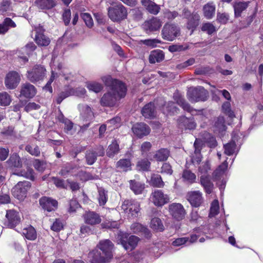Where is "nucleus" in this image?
I'll return each mask as SVG.
<instances>
[{
    "instance_id": "f257e3e1",
    "label": "nucleus",
    "mask_w": 263,
    "mask_h": 263,
    "mask_svg": "<svg viewBox=\"0 0 263 263\" xmlns=\"http://www.w3.org/2000/svg\"><path fill=\"white\" fill-rule=\"evenodd\" d=\"M102 80L109 90L101 98V105L106 107L116 106L118 102L126 96V86L121 81L114 79L110 76L103 77Z\"/></svg>"
},
{
    "instance_id": "f03ea898",
    "label": "nucleus",
    "mask_w": 263,
    "mask_h": 263,
    "mask_svg": "<svg viewBox=\"0 0 263 263\" xmlns=\"http://www.w3.org/2000/svg\"><path fill=\"white\" fill-rule=\"evenodd\" d=\"M95 249L88 253V258L91 263H103L109 261L112 257L114 245L111 241L105 239L100 241Z\"/></svg>"
},
{
    "instance_id": "7ed1b4c3",
    "label": "nucleus",
    "mask_w": 263,
    "mask_h": 263,
    "mask_svg": "<svg viewBox=\"0 0 263 263\" xmlns=\"http://www.w3.org/2000/svg\"><path fill=\"white\" fill-rule=\"evenodd\" d=\"M186 96L191 102H203L208 99L209 93L202 86L191 87L187 89Z\"/></svg>"
},
{
    "instance_id": "20e7f679",
    "label": "nucleus",
    "mask_w": 263,
    "mask_h": 263,
    "mask_svg": "<svg viewBox=\"0 0 263 263\" xmlns=\"http://www.w3.org/2000/svg\"><path fill=\"white\" fill-rule=\"evenodd\" d=\"M118 240L123 247L128 251L134 250L137 245L139 239L134 235H129L128 234L120 232L117 236Z\"/></svg>"
},
{
    "instance_id": "39448f33",
    "label": "nucleus",
    "mask_w": 263,
    "mask_h": 263,
    "mask_svg": "<svg viewBox=\"0 0 263 263\" xmlns=\"http://www.w3.org/2000/svg\"><path fill=\"white\" fill-rule=\"evenodd\" d=\"M46 73V70L41 65H35L33 67L27 71L26 76L27 79L32 83L42 81Z\"/></svg>"
},
{
    "instance_id": "423d86ee",
    "label": "nucleus",
    "mask_w": 263,
    "mask_h": 263,
    "mask_svg": "<svg viewBox=\"0 0 263 263\" xmlns=\"http://www.w3.org/2000/svg\"><path fill=\"white\" fill-rule=\"evenodd\" d=\"M109 17L114 22L125 19L127 15L126 8L122 4L109 7L108 10Z\"/></svg>"
},
{
    "instance_id": "0eeeda50",
    "label": "nucleus",
    "mask_w": 263,
    "mask_h": 263,
    "mask_svg": "<svg viewBox=\"0 0 263 263\" xmlns=\"http://www.w3.org/2000/svg\"><path fill=\"white\" fill-rule=\"evenodd\" d=\"M31 187V183L27 181L18 182L12 189L13 196L19 200H24L27 196V192Z\"/></svg>"
},
{
    "instance_id": "6e6552de",
    "label": "nucleus",
    "mask_w": 263,
    "mask_h": 263,
    "mask_svg": "<svg viewBox=\"0 0 263 263\" xmlns=\"http://www.w3.org/2000/svg\"><path fill=\"white\" fill-rule=\"evenodd\" d=\"M121 209L129 218L135 217L140 210L139 203L135 200H125L121 205Z\"/></svg>"
},
{
    "instance_id": "1a4fd4ad",
    "label": "nucleus",
    "mask_w": 263,
    "mask_h": 263,
    "mask_svg": "<svg viewBox=\"0 0 263 263\" xmlns=\"http://www.w3.org/2000/svg\"><path fill=\"white\" fill-rule=\"evenodd\" d=\"M151 200L157 206H162L169 202L170 198L167 194L161 190H154L151 195Z\"/></svg>"
},
{
    "instance_id": "9d476101",
    "label": "nucleus",
    "mask_w": 263,
    "mask_h": 263,
    "mask_svg": "<svg viewBox=\"0 0 263 263\" xmlns=\"http://www.w3.org/2000/svg\"><path fill=\"white\" fill-rule=\"evenodd\" d=\"M179 33V27L173 24H166L162 30L163 38L167 41H173Z\"/></svg>"
},
{
    "instance_id": "9b49d317",
    "label": "nucleus",
    "mask_w": 263,
    "mask_h": 263,
    "mask_svg": "<svg viewBox=\"0 0 263 263\" xmlns=\"http://www.w3.org/2000/svg\"><path fill=\"white\" fill-rule=\"evenodd\" d=\"M168 211L173 218L177 221L182 220L186 215V212L183 206L179 203H173L170 204Z\"/></svg>"
},
{
    "instance_id": "f8f14e48",
    "label": "nucleus",
    "mask_w": 263,
    "mask_h": 263,
    "mask_svg": "<svg viewBox=\"0 0 263 263\" xmlns=\"http://www.w3.org/2000/svg\"><path fill=\"white\" fill-rule=\"evenodd\" d=\"M184 17L187 19V28L189 29L194 30L199 25L200 16L197 12L191 13L187 9L183 11Z\"/></svg>"
},
{
    "instance_id": "ddd939ff",
    "label": "nucleus",
    "mask_w": 263,
    "mask_h": 263,
    "mask_svg": "<svg viewBox=\"0 0 263 263\" xmlns=\"http://www.w3.org/2000/svg\"><path fill=\"white\" fill-rule=\"evenodd\" d=\"M186 199L194 207H199L203 202L202 194L199 191L189 192L186 196Z\"/></svg>"
},
{
    "instance_id": "4468645a",
    "label": "nucleus",
    "mask_w": 263,
    "mask_h": 263,
    "mask_svg": "<svg viewBox=\"0 0 263 263\" xmlns=\"http://www.w3.org/2000/svg\"><path fill=\"white\" fill-rule=\"evenodd\" d=\"M20 80L21 78L18 73L12 71L6 75L5 84L7 88L12 89L17 87Z\"/></svg>"
},
{
    "instance_id": "2eb2a0df",
    "label": "nucleus",
    "mask_w": 263,
    "mask_h": 263,
    "mask_svg": "<svg viewBox=\"0 0 263 263\" xmlns=\"http://www.w3.org/2000/svg\"><path fill=\"white\" fill-rule=\"evenodd\" d=\"M104 154V150L103 147L91 149L86 151L85 158L86 162L88 165L93 164L97 159L98 156H102Z\"/></svg>"
},
{
    "instance_id": "dca6fc26",
    "label": "nucleus",
    "mask_w": 263,
    "mask_h": 263,
    "mask_svg": "<svg viewBox=\"0 0 263 263\" xmlns=\"http://www.w3.org/2000/svg\"><path fill=\"white\" fill-rule=\"evenodd\" d=\"M6 217L7 221L6 222L5 225L10 228L15 227L21 221L19 213L13 210L7 211Z\"/></svg>"
},
{
    "instance_id": "f3484780",
    "label": "nucleus",
    "mask_w": 263,
    "mask_h": 263,
    "mask_svg": "<svg viewBox=\"0 0 263 263\" xmlns=\"http://www.w3.org/2000/svg\"><path fill=\"white\" fill-rule=\"evenodd\" d=\"M132 130L136 136L141 138L148 135L151 132V129L144 123H137L133 125Z\"/></svg>"
},
{
    "instance_id": "a211bd4d",
    "label": "nucleus",
    "mask_w": 263,
    "mask_h": 263,
    "mask_svg": "<svg viewBox=\"0 0 263 263\" xmlns=\"http://www.w3.org/2000/svg\"><path fill=\"white\" fill-rule=\"evenodd\" d=\"M40 204L43 209L48 212L54 210L58 206L57 200L47 197H42L40 199Z\"/></svg>"
},
{
    "instance_id": "6ab92c4d",
    "label": "nucleus",
    "mask_w": 263,
    "mask_h": 263,
    "mask_svg": "<svg viewBox=\"0 0 263 263\" xmlns=\"http://www.w3.org/2000/svg\"><path fill=\"white\" fill-rule=\"evenodd\" d=\"M179 127L182 129H194L196 127V124L193 118H186L185 116L180 117L178 120Z\"/></svg>"
},
{
    "instance_id": "aec40b11",
    "label": "nucleus",
    "mask_w": 263,
    "mask_h": 263,
    "mask_svg": "<svg viewBox=\"0 0 263 263\" xmlns=\"http://www.w3.org/2000/svg\"><path fill=\"white\" fill-rule=\"evenodd\" d=\"M21 95L26 98H33L36 93L35 87L29 83H26L22 85Z\"/></svg>"
},
{
    "instance_id": "412c9836",
    "label": "nucleus",
    "mask_w": 263,
    "mask_h": 263,
    "mask_svg": "<svg viewBox=\"0 0 263 263\" xmlns=\"http://www.w3.org/2000/svg\"><path fill=\"white\" fill-rule=\"evenodd\" d=\"M173 98L176 103L180 106L183 110L189 112H192L193 111V109L191 107L190 105L185 101L182 95L178 91H176L174 93Z\"/></svg>"
},
{
    "instance_id": "4be33fe9",
    "label": "nucleus",
    "mask_w": 263,
    "mask_h": 263,
    "mask_svg": "<svg viewBox=\"0 0 263 263\" xmlns=\"http://www.w3.org/2000/svg\"><path fill=\"white\" fill-rule=\"evenodd\" d=\"M162 22L157 17H153L146 21L144 28L146 31H154L159 30L162 26Z\"/></svg>"
},
{
    "instance_id": "5701e85b",
    "label": "nucleus",
    "mask_w": 263,
    "mask_h": 263,
    "mask_svg": "<svg viewBox=\"0 0 263 263\" xmlns=\"http://www.w3.org/2000/svg\"><path fill=\"white\" fill-rule=\"evenodd\" d=\"M83 217L85 222L91 226L99 224L101 221L99 215L94 212H87L83 215Z\"/></svg>"
},
{
    "instance_id": "b1692460",
    "label": "nucleus",
    "mask_w": 263,
    "mask_h": 263,
    "mask_svg": "<svg viewBox=\"0 0 263 263\" xmlns=\"http://www.w3.org/2000/svg\"><path fill=\"white\" fill-rule=\"evenodd\" d=\"M81 117L86 121H90L93 118V114L90 106L86 104L79 105Z\"/></svg>"
},
{
    "instance_id": "393cba45",
    "label": "nucleus",
    "mask_w": 263,
    "mask_h": 263,
    "mask_svg": "<svg viewBox=\"0 0 263 263\" xmlns=\"http://www.w3.org/2000/svg\"><path fill=\"white\" fill-rule=\"evenodd\" d=\"M141 3L146 10L151 14L157 15L160 11L159 5H157L151 0H141Z\"/></svg>"
},
{
    "instance_id": "a878e982",
    "label": "nucleus",
    "mask_w": 263,
    "mask_h": 263,
    "mask_svg": "<svg viewBox=\"0 0 263 263\" xmlns=\"http://www.w3.org/2000/svg\"><path fill=\"white\" fill-rule=\"evenodd\" d=\"M202 142L199 139H196L194 144L195 148L194 154L192 157V160L193 163H199L202 159V156L200 154Z\"/></svg>"
},
{
    "instance_id": "bb28decb",
    "label": "nucleus",
    "mask_w": 263,
    "mask_h": 263,
    "mask_svg": "<svg viewBox=\"0 0 263 263\" xmlns=\"http://www.w3.org/2000/svg\"><path fill=\"white\" fill-rule=\"evenodd\" d=\"M199 236V235H197L196 234H192L190 237H184L178 238L173 241L172 245L176 247L180 246L185 243L190 245L195 242Z\"/></svg>"
},
{
    "instance_id": "cd10ccee",
    "label": "nucleus",
    "mask_w": 263,
    "mask_h": 263,
    "mask_svg": "<svg viewBox=\"0 0 263 263\" xmlns=\"http://www.w3.org/2000/svg\"><path fill=\"white\" fill-rule=\"evenodd\" d=\"M200 182L206 193L210 194L212 192L214 184L210 179V176H201Z\"/></svg>"
},
{
    "instance_id": "c85d7f7f",
    "label": "nucleus",
    "mask_w": 263,
    "mask_h": 263,
    "mask_svg": "<svg viewBox=\"0 0 263 263\" xmlns=\"http://www.w3.org/2000/svg\"><path fill=\"white\" fill-rule=\"evenodd\" d=\"M250 2H239L236 1L233 4L234 14L235 17H239L241 13L245 11L249 6Z\"/></svg>"
},
{
    "instance_id": "c756f323",
    "label": "nucleus",
    "mask_w": 263,
    "mask_h": 263,
    "mask_svg": "<svg viewBox=\"0 0 263 263\" xmlns=\"http://www.w3.org/2000/svg\"><path fill=\"white\" fill-rule=\"evenodd\" d=\"M142 115L146 118H152L155 117V107L154 103L150 102L146 104L141 110Z\"/></svg>"
},
{
    "instance_id": "7c9ffc66",
    "label": "nucleus",
    "mask_w": 263,
    "mask_h": 263,
    "mask_svg": "<svg viewBox=\"0 0 263 263\" xmlns=\"http://www.w3.org/2000/svg\"><path fill=\"white\" fill-rule=\"evenodd\" d=\"M164 59V53L161 50H154L151 52L149 56V61L151 64H154L156 62H160Z\"/></svg>"
},
{
    "instance_id": "2f4dec72",
    "label": "nucleus",
    "mask_w": 263,
    "mask_h": 263,
    "mask_svg": "<svg viewBox=\"0 0 263 263\" xmlns=\"http://www.w3.org/2000/svg\"><path fill=\"white\" fill-rule=\"evenodd\" d=\"M131 230L134 233H142L144 234L146 237H149L150 232L149 230L144 226L139 223H134L130 227Z\"/></svg>"
},
{
    "instance_id": "473e14b6",
    "label": "nucleus",
    "mask_w": 263,
    "mask_h": 263,
    "mask_svg": "<svg viewBox=\"0 0 263 263\" xmlns=\"http://www.w3.org/2000/svg\"><path fill=\"white\" fill-rule=\"evenodd\" d=\"M203 14L207 19H211L215 13V6L213 3H208L203 8Z\"/></svg>"
},
{
    "instance_id": "72a5a7b5",
    "label": "nucleus",
    "mask_w": 263,
    "mask_h": 263,
    "mask_svg": "<svg viewBox=\"0 0 263 263\" xmlns=\"http://www.w3.org/2000/svg\"><path fill=\"white\" fill-rule=\"evenodd\" d=\"M22 235L28 240H34L36 238V232L35 229L29 226L22 230Z\"/></svg>"
},
{
    "instance_id": "f704fd0d",
    "label": "nucleus",
    "mask_w": 263,
    "mask_h": 263,
    "mask_svg": "<svg viewBox=\"0 0 263 263\" xmlns=\"http://www.w3.org/2000/svg\"><path fill=\"white\" fill-rule=\"evenodd\" d=\"M35 41L36 44L40 46H47L50 43V40L49 37L45 36L43 33L36 32Z\"/></svg>"
},
{
    "instance_id": "c9c22d12",
    "label": "nucleus",
    "mask_w": 263,
    "mask_h": 263,
    "mask_svg": "<svg viewBox=\"0 0 263 263\" xmlns=\"http://www.w3.org/2000/svg\"><path fill=\"white\" fill-rule=\"evenodd\" d=\"M170 151L167 148H161L156 151L154 158L158 161H166L170 156Z\"/></svg>"
},
{
    "instance_id": "e433bc0d",
    "label": "nucleus",
    "mask_w": 263,
    "mask_h": 263,
    "mask_svg": "<svg viewBox=\"0 0 263 263\" xmlns=\"http://www.w3.org/2000/svg\"><path fill=\"white\" fill-rule=\"evenodd\" d=\"M35 4L39 8L42 9H50L56 5L54 0H36Z\"/></svg>"
},
{
    "instance_id": "4c0bfd02",
    "label": "nucleus",
    "mask_w": 263,
    "mask_h": 263,
    "mask_svg": "<svg viewBox=\"0 0 263 263\" xmlns=\"http://www.w3.org/2000/svg\"><path fill=\"white\" fill-rule=\"evenodd\" d=\"M120 151L119 145L117 140H114L108 146L106 151V155L108 157L112 158L118 154Z\"/></svg>"
},
{
    "instance_id": "58836bf2",
    "label": "nucleus",
    "mask_w": 263,
    "mask_h": 263,
    "mask_svg": "<svg viewBox=\"0 0 263 263\" xmlns=\"http://www.w3.org/2000/svg\"><path fill=\"white\" fill-rule=\"evenodd\" d=\"M149 184L154 187L162 188L164 186V182L163 181L160 175L153 174L149 181Z\"/></svg>"
},
{
    "instance_id": "ea45409f",
    "label": "nucleus",
    "mask_w": 263,
    "mask_h": 263,
    "mask_svg": "<svg viewBox=\"0 0 263 263\" xmlns=\"http://www.w3.org/2000/svg\"><path fill=\"white\" fill-rule=\"evenodd\" d=\"M14 175L18 176H22L31 180L34 179V171L30 167H27L26 170H21L14 172Z\"/></svg>"
},
{
    "instance_id": "a19ab883",
    "label": "nucleus",
    "mask_w": 263,
    "mask_h": 263,
    "mask_svg": "<svg viewBox=\"0 0 263 263\" xmlns=\"http://www.w3.org/2000/svg\"><path fill=\"white\" fill-rule=\"evenodd\" d=\"M58 120L60 122L64 124V131L67 133H71L73 127V123L67 118H65L64 115L61 113L58 116Z\"/></svg>"
},
{
    "instance_id": "79ce46f5",
    "label": "nucleus",
    "mask_w": 263,
    "mask_h": 263,
    "mask_svg": "<svg viewBox=\"0 0 263 263\" xmlns=\"http://www.w3.org/2000/svg\"><path fill=\"white\" fill-rule=\"evenodd\" d=\"M116 167L123 171L126 172L131 169V162L129 159H122L116 163Z\"/></svg>"
},
{
    "instance_id": "37998d69",
    "label": "nucleus",
    "mask_w": 263,
    "mask_h": 263,
    "mask_svg": "<svg viewBox=\"0 0 263 263\" xmlns=\"http://www.w3.org/2000/svg\"><path fill=\"white\" fill-rule=\"evenodd\" d=\"M184 181L192 184L196 182V176L190 170H185L183 172L182 175Z\"/></svg>"
},
{
    "instance_id": "c03bdc74",
    "label": "nucleus",
    "mask_w": 263,
    "mask_h": 263,
    "mask_svg": "<svg viewBox=\"0 0 263 263\" xmlns=\"http://www.w3.org/2000/svg\"><path fill=\"white\" fill-rule=\"evenodd\" d=\"M86 87L89 91L95 93L100 92L103 88V85L97 82H87L86 83Z\"/></svg>"
},
{
    "instance_id": "a18cd8bd",
    "label": "nucleus",
    "mask_w": 263,
    "mask_h": 263,
    "mask_svg": "<svg viewBox=\"0 0 263 263\" xmlns=\"http://www.w3.org/2000/svg\"><path fill=\"white\" fill-rule=\"evenodd\" d=\"M150 227L152 229L157 231H163L164 226L160 219L157 217L153 218L151 221Z\"/></svg>"
},
{
    "instance_id": "49530a36",
    "label": "nucleus",
    "mask_w": 263,
    "mask_h": 263,
    "mask_svg": "<svg viewBox=\"0 0 263 263\" xmlns=\"http://www.w3.org/2000/svg\"><path fill=\"white\" fill-rule=\"evenodd\" d=\"M130 188L136 194H140L144 189V184L135 180H130Z\"/></svg>"
},
{
    "instance_id": "de8ad7c7",
    "label": "nucleus",
    "mask_w": 263,
    "mask_h": 263,
    "mask_svg": "<svg viewBox=\"0 0 263 263\" xmlns=\"http://www.w3.org/2000/svg\"><path fill=\"white\" fill-rule=\"evenodd\" d=\"M8 162L10 165L15 167H20L22 166L21 158L16 154L11 155Z\"/></svg>"
},
{
    "instance_id": "09e8293b",
    "label": "nucleus",
    "mask_w": 263,
    "mask_h": 263,
    "mask_svg": "<svg viewBox=\"0 0 263 263\" xmlns=\"http://www.w3.org/2000/svg\"><path fill=\"white\" fill-rule=\"evenodd\" d=\"M236 144L235 141H232L224 145V153L229 156L235 153Z\"/></svg>"
},
{
    "instance_id": "8fccbe9b",
    "label": "nucleus",
    "mask_w": 263,
    "mask_h": 263,
    "mask_svg": "<svg viewBox=\"0 0 263 263\" xmlns=\"http://www.w3.org/2000/svg\"><path fill=\"white\" fill-rule=\"evenodd\" d=\"M210 170V165L208 161L201 163L198 168V171L200 176H209L208 171Z\"/></svg>"
},
{
    "instance_id": "3c124183",
    "label": "nucleus",
    "mask_w": 263,
    "mask_h": 263,
    "mask_svg": "<svg viewBox=\"0 0 263 263\" xmlns=\"http://www.w3.org/2000/svg\"><path fill=\"white\" fill-rule=\"evenodd\" d=\"M99 197L98 200L100 205H104L107 200V192L103 188L98 189Z\"/></svg>"
},
{
    "instance_id": "603ef678",
    "label": "nucleus",
    "mask_w": 263,
    "mask_h": 263,
    "mask_svg": "<svg viewBox=\"0 0 263 263\" xmlns=\"http://www.w3.org/2000/svg\"><path fill=\"white\" fill-rule=\"evenodd\" d=\"M151 163L146 159H142L139 161L137 164V167L139 170L147 171L150 167Z\"/></svg>"
},
{
    "instance_id": "864d4df0",
    "label": "nucleus",
    "mask_w": 263,
    "mask_h": 263,
    "mask_svg": "<svg viewBox=\"0 0 263 263\" xmlns=\"http://www.w3.org/2000/svg\"><path fill=\"white\" fill-rule=\"evenodd\" d=\"M219 205L217 200H214L211 203L209 217H213L218 214L219 213Z\"/></svg>"
},
{
    "instance_id": "5fc2aeb1",
    "label": "nucleus",
    "mask_w": 263,
    "mask_h": 263,
    "mask_svg": "<svg viewBox=\"0 0 263 263\" xmlns=\"http://www.w3.org/2000/svg\"><path fill=\"white\" fill-rule=\"evenodd\" d=\"M1 134L7 138H15L16 137V132L14 130V127L12 126H8L5 128L2 131Z\"/></svg>"
},
{
    "instance_id": "6e6d98bb",
    "label": "nucleus",
    "mask_w": 263,
    "mask_h": 263,
    "mask_svg": "<svg viewBox=\"0 0 263 263\" xmlns=\"http://www.w3.org/2000/svg\"><path fill=\"white\" fill-rule=\"evenodd\" d=\"M81 17L85 23V25L89 28H91L93 26V22L91 15L88 13H82Z\"/></svg>"
},
{
    "instance_id": "4d7b16f0",
    "label": "nucleus",
    "mask_w": 263,
    "mask_h": 263,
    "mask_svg": "<svg viewBox=\"0 0 263 263\" xmlns=\"http://www.w3.org/2000/svg\"><path fill=\"white\" fill-rule=\"evenodd\" d=\"M11 101L10 97L7 92H0V104L1 105H9L11 102Z\"/></svg>"
},
{
    "instance_id": "13d9d810",
    "label": "nucleus",
    "mask_w": 263,
    "mask_h": 263,
    "mask_svg": "<svg viewBox=\"0 0 263 263\" xmlns=\"http://www.w3.org/2000/svg\"><path fill=\"white\" fill-rule=\"evenodd\" d=\"M201 29L202 31L206 32L209 35L213 34L216 31L215 26L210 23L203 24Z\"/></svg>"
},
{
    "instance_id": "bf43d9fd",
    "label": "nucleus",
    "mask_w": 263,
    "mask_h": 263,
    "mask_svg": "<svg viewBox=\"0 0 263 263\" xmlns=\"http://www.w3.org/2000/svg\"><path fill=\"white\" fill-rule=\"evenodd\" d=\"M25 149L31 155L39 156L40 155V149L37 146L27 145Z\"/></svg>"
},
{
    "instance_id": "052dcab7",
    "label": "nucleus",
    "mask_w": 263,
    "mask_h": 263,
    "mask_svg": "<svg viewBox=\"0 0 263 263\" xmlns=\"http://www.w3.org/2000/svg\"><path fill=\"white\" fill-rule=\"evenodd\" d=\"M215 126L219 132L223 131L226 129L225 119L223 117H219L215 122Z\"/></svg>"
},
{
    "instance_id": "680f3d73",
    "label": "nucleus",
    "mask_w": 263,
    "mask_h": 263,
    "mask_svg": "<svg viewBox=\"0 0 263 263\" xmlns=\"http://www.w3.org/2000/svg\"><path fill=\"white\" fill-rule=\"evenodd\" d=\"M189 48V46L187 45L184 46L183 45H173L170 46L168 47V50L171 52H175L177 51H181L186 50Z\"/></svg>"
},
{
    "instance_id": "e2e57ef3",
    "label": "nucleus",
    "mask_w": 263,
    "mask_h": 263,
    "mask_svg": "<svg viewBox=\"0 0 263 263\" xmlns=\"http://www.w3.org/2000/svg\"><path fill=\"white\" fill-rule=\"evenodd\" d=\"M222 108L223 111L229 117H233L234 116V112L231 109V104L230 102L227 101L224 102L222 106Z\"/></svg>"
},
{
    "instance_id": "0e129e2a",
    "label": "nucleus",
    "mask_w": 263,
    "mask_h": 263,
    "mask_svg": "<svg viewBox=\"0 0 263 263\" xmlns=\"http://www.w3.org/2000/svg\"><path fill=\"white\" fill-rule=\"evenodd\" d=\"M73 168L69 164L63 167L60 171L59 174L64 177H67L72 173Z\"/></svg>"
},
{
    "instance_id": "69168bd1",
    "label": "nucleus",
    "mask_w": 263,
    "mask_h": 263,
    "mask_svg": "<svg viewBox=\"0 0 263 263\" xmlns=\"http://www.w3.org/2000/svg\"><path fill=\"white\" fill-rule=\"evenodd\" d=\"M33 166L39 172H43L46 168V164L42 161L35 159L33 162Z\"/></svg>"
},
{
    "instance_id": "338daca9",
    "label": "nucleus",
    "mask_w": 263,
    "mask_h": 263,
    "mask_svg": "<svg viewBox=\"0 0 263 263\" xmlns=\"http://www.w3.org/2000/svg\"><path fill=\"white\" fill-rule=\"evenodd\" d=\"M69 91L71 92V95H75L80 97H83L86 92L85 89L83 87L71 89Z\"/></svg>"
},
{
    "instance_id": "774afa93",
    "label": "nucleus",
    "mask_w": 263,
    "mask_h": 263,
    "mask_svg": "<svg viewBox=\"0 0 263 263\" xmlns=\"http://www.w3.org/2000/svg\"><path fill=\"white\" fill-rule=\"evenodd\" d=\"M141 42L144 45L154 48L157 46V44L160 43V41L158 39H146L141 40Z\"/></svg>"
}]
</instances>
